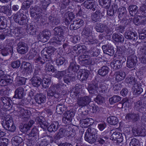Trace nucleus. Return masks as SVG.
Returning a JSON list of instances; mask_svg holds the SVG:
<instances>
[{
    "mask_svg": "<svg viewBox=\"0 0 146 146\" xmlns=\"http://www.w3.org/2000/svg\"><path fill=\"white\" fill-rule=\"evenodd\" d=\"M54 30V34L56 36L50 39V42L52 45H55L56 44H60L61 41L64 40L63 35L65 31V28L64 27H56Z\"/></svg>",
    "mask_w": 146,
    "mask_h": 146,
    "instance_id": "obj_1",
    "label": "nucleus"
},
{
    "mask_svg": "<svg viewBox=\"0 0 146 146\" xmlns=\"http://www.w3.org/2000/svg\"><path fill=\"white\" fill-rule=\"evenodd\" d=\"M96 130L94 128H89L85 135V140L90 143H94L97 138Z\"/></svg>",
    "mask_w": 146,
    "mask_h": 146,
    "instance_id": "obj_2",
    "label": "nucleus"
},
{
    "mask_svg": "<svg viewBox=\"0 0 146 146\" xmlns=\"http://www.w3.org/2000/svg\"><path fill=\"white\" fill-rule=\"evenodd\" d=\"M53 48L52 47H50L48 48L47 50L44 49L41 51V56L46 58L45 59H47L48 61H51V56L54 52Z\"/></svg>",
    "mask_w": 146,
    "mask_h": 146,
    "instance_id": "obj_3",
    "label": "nucleus"
},
{
    "mask_svg": "<svg viewBox=\"0 0 146 146\" xmlns=\"http://www.w3.org/2000/svg\"><path fill=\"white\" fill-rule=\"evenodd\" d=\"M17 115L22 118H28L31 115L30 111L24 108H19L17 110Z\"/></svg>",
    "mask_w": 146,
    "mask_h": 146,
    "instance_id": "obj_4",
    "label": "nucleus"
},
{
    "mask_svg": "<svg viewBox=\"0 0 146 146\" xmlns=\"http://www.w3.org/2000/svg\"><path fill=\"white\" fill-rule=\"evenodd\" d=\"M91 101V98L87 96L79 97L78 98L77 103L76 104L80 107H84L87 105Z\"/></svg>",
    "mask_w": 146,
    "mask_h": 146,
    "instance_id": "obj_5",
    "label": "nucleus"
},
{
    "mask_svg": "<svg viewBox=\"0 0 146 146\" xmlns=\"http://www.w3.org/2000/svg\"><path fill=\"white\" fill-rule=\"evenodd\" d=\"M17 50L20 54H24L27 52L28 50L27 45L25 43L21 42L18 43Z\"/></svg>",
    "mask_w": 146,
    "mask_h": 146,
    "instance_id": "obj_6",
    "label": "nucleus"
},
{
    "mask_svg": "<svg viewBox=\"0 0 146 146\" xmlns=\"http://www.w3.org/2000/svg\"><path fill=\"white\" fill-rule=\"evenodd\" d=\"M75 113L72 111H67L64 113L63 115V121L65 123H68L70 122L71 118L73 117Z\"/></svg>",
    "mask_w": 146,
    "mask_h": 146,
    "instance_id": "obj_7",
    "label": "nucleus"
},
{
    "mask_svg": "<svg viewBox=\"0 0 146 146\" xmlns=\"http://www.w3.org/2000/svg\"><path fill=\"white\" fill-rule=\"evenodd\" d=\"M96 31L98 32L103 33L105 32L107 34L110 32V30L108 26L104 24H99L96 25L95 27Z\"/></svg>",
    "mask_w": 146,
    "mask_h": 146,
    "instance_id": "obj_8",
    "label": "nucleus"
},
{
    "mask_svg": "<svg viewBox=\"0 0 146 146\" xmlns=\"http://www.w3.org/2000/svg\"><path fill=\"white\" fill-rule=\"evenodd\" d=\"M137 61V58L135 56H129L127 62V67L129 68H134L135 66Z\"/></svg>",
    "mask_w": 146,
    "mask_h": 146,
    "instance_id": "obj_9",
    "label": "nucleus"
},
{
    "mask_svg": "<svg viewBox=\"0 0 146 146\" xmlns=\"http://www.w3.org/2000/svg\"><path fill=\"white\" fill-rule=\"evenodd\" d=\"M74 17L75 15L72 12H68L64 14L63 20L66 24L68 25L70 24Z\"/></svg>",
    "mask_w": 146,
    "mask_h": 146,
    "instance_id": "obj_10",
    "label": "nucleus"
},
{
    "mask_svg": "<svg viewBox=\"0 0 146 146\" xmlns=\"http://www.w3.org/2000/svg\"><path fill=\"white\" fill-rule=\"evenodd\" d=\"M4 119L2 124L5 129H7V127L9 125H12L13 124L12 118L10 115H5L4 117Z\"/></svg>",
    "mask_w": 146,
    "mask_h": 146,
    "instance_id": "obj_11",
    "label": "nucleus"
},
{
    "mask_svg": "<svg viewBox=\"0 0 146 146\" xmlns=\"http://www.w3.org/2000/svg\"><path fill=\"white\" fill-rule=\"evenodd\" d=\"M110 139L114 141H116L118 143H121L123 141L122 134L117 132H113L111 135Z\"/></svg>",
    "mask_w": 146,
    "mask_h": 146,
    "instance_id": "obj_12",
    "label": "nucleus"
},
{
    "mask_svg": "<svg viewBox=\"0 0 146 146\" xmlns=\"http://www.w3.org/2000/svg\"><path fill=\"white\" fill-rule=\"evenodd\" d=\"M84 7L87 9H92L93 11L95 10V7L96 4V3L92 0H87L85 1L83 3Z\"/></svg>",
    "mask_w": 146,
    "mask_h": 146,
    "instance_id": "obj_13",
    "label": "nucleus"
},
{
    "mask_svg": "<svg viewBox=\"0 0 146 146\" xmlns=\"http://www.w3.org/2000/svg\"><path fill=\"white\" fill-rule=\"evenodd\" d=\"M88 76V71L84 69L80 70L78 73V78L82 81L86 80Z\"/></svg>",
    "mask_w": 146,
    "mask_h": 146,
    "instance_id": "obj_14",
    "label": "nucleus"
},
{
    "mask_svg": "<svg viewBox=\"0 0 146 146\" xmlns=\"http://www.w3.org/2000/svg\"><path fill=\"white\" fill-rule=\"evenodd\" d=\"M83 23V21L80 19L74 21L73 23L70 25V29L71 30H75L82 26Z\"/></svg>",
    "mask_w": 146,
    "mask_h": 146,
    "instance_id": "obj_15",
    "label": "nucleus"
},
{
    "mask_svg": "<svg viewBox=\"0 0 146 146\" xmlns=\"http://www.w3.org/2000/svg\"><path fill=\"white\" fill-rule=\"evenodd\" d=\"M50 33L48 31H44L40 33L38 36V38L40 40L46 42L49 39Z\"/></svg>",
    "mask_w": 146,
    "mask_h": 146,
    "instance_id": "obj_16",
    "label": "nucleus"
},
{
    "mask_svg": "<svg viewBox=\"0 0 146 146\" xmlns=\"http://www.w3.org/2000/svg\"><path fill=\"white\" fill-rule=\"evenodd\" d=\"M86 47L84 45L78 44L73 47L74 51H76V53L78 55L85 53L86 51Z\"/></svg>",
    "mask_w": 146,
    "mask_h": 146,
    "instance_id": "obj_17",
    "label": "nucleus"
},
{
    "mask_svg": "<svg viewBox=\"0 0 146 146\" xmlns=\"http://www.w3.org/2000/svg\"><path fill=\"white\" fill-rule=\"evenodd\" d=\"M93 120L92 118L82 119L80 121L81 125L82 127L86 128L90 126L93 123Z\"/></svg>",
    "mask_w": 146,
    "mask_h": 146,
    "instance_id": "obj_18",
    "label": "nucleus"
},
{
    "mask_svg": "<svg viewBox=\"0 0 146 146\" xmlns=\"http://www.w3.org/2000/svg\"><path fill=\"white\" fill-rule=\"evenodd\" d=\"M125 36L126 38L132 39L133 40H136L138 38L137 33L129 31H127L125 33Z\"/></svg>",
    "mask_w": 146,
    "mask_h": 146,
    "instance_id": "obj_19",
    "label": "nucleus"
},
{
    "mask_svg": "<svg viewBox=\"0 0 146 146\" xmlns=\"http://www.w3.org/2000/svg\"><path fill=\"white\" fill-rule=\"evenodd\" d=\"M24 89L22 87H20L18 88L15 92V94L14 97L17 98H22L24 95Z\"/></svg>",
    "mask_w": 146,
    "mask_h": 146,
    "instance_id": "obj_20",
    "label": "nucleus"
},
{
    "mask_svg": "<svg viewBox=\"0 0 146 146\" xmlns=\"http://www.w3.org/2000/svg\"><path fill=\"white\" fill-rule=\"evenodd\" d=\"M102 48L104 52L109 55L112 56L114 53V51L112 46L105 45L102 46Z\"/></svg>",
    "mask_w": 146,
    "mask_h": 146,
    "instance_id": "obj_21",
    "label": "nucleus"
},
{
    "mask_svg": "<svg viewBox=\"0 0 146 146\" xmlns=\"http://www.w3.org/2000/svg\"><path fill=\"white\" fill-rule=\"evenodd\" d=\"M114 75L116 80L118 82L123 80L125 76V72L122 71H118L115 72Z\"/></svg>",
    "mask_w": 146,
    "mask_h": 146,
    "instance_id": "obj_22",
    "label": "nucleus"
},
{
    "mask_svg": "<svg viewBox=\"0 0 146 146\" xmlns=\"http://www.w3.org/2000/svg\"><path fill=\"white\" fill-rule=\"evenodd\" d=\"M46 99V96L41 94H37L35 98L36 102L39 104L45 102Z\"/></svg>",
    "mask_w": 146,
    "mask_h": 146,
    "instance_id": "obj_23",
    "label": "nucleus"
},
{
    "mask_svg": "<svg viewBox=\"0 0 146 146\" xmlns=\"http://www.w3.org/2000/svg\"><path fill=\"white\" fill-rule=\"evenodd\" d=\"M79 68V66L75 62L73 61L70 63L68 69L70 72L73 74V72H77Z\"/></svg>",
    "mask_w": 146,
    "mask_h": 146,
    "instance_id": "obj_24",
    "label": "nucleus"
},
{
    "mask_svg": "<svg viewBox=\"0 0 146 146\" xmlns=\"http://www.w3.org/2000/svg\"><path fill=\"white\" fill-rule=\"evenodd\" d=\"M68 131L65 129L61 128L59 132L56 135L55 138L56 139H58L61 138L66 136L68 135Z\"/></svg>",
    "mask_w": 146,
    "mask_h": 146,
    "instance_id": "obj_25",
    "label": "nucleus"
},
{
    "mask_svg": "<svg viewBox=\"0 0 146 146\" xmlns=\"http://www.w3.org/2000/svg\"><path fill=\"white\" fill-rule=\"evenodd\" d=\"M102 16V13L99 11H96L92 15V19L93 21L96 22L99 21Z\"/></svg>",
    "mask_w": 146,
    "mask_h": 146,
    "instance_id": "obj_26",
    "label": "nucleus"
},
{
    "mask_svg": "<svg viewBox=\"0 0 146 146\" xmlns=\"http://www.w3.org/2000/svg\"><path fill=\"white\" fill-rule=\"evenodd\" d=\"M79 59L82 61V63L84 65H87L91 64L90 57H89L88 55H82L79 56Z\"/></svg>",
    "mask_w": 146,
    "mask_h": 146,
    "instance_id": "obj_27",
    "label": "nucleus"
},
{
    "mask_svg": "<svg viewBox=\"0 0 146 146\" xmlns=\"http://www.w3.org/2000/svg\"><path fill=\"white\" fill-rule=\"evenodd\" d=\"M126 120L129 121H132L135 122L138 120L139 119L138 115L135 113H128L125 116Z\"/></svg>",
    "mask_w": 146,
    "mask_h": 146,
    "instance_id": "obj_28",
    "label": "nucleus"
},
{
    "mask_svg": "<svg viewBox=\"0 0 146 146\" xmlns=\"http://www.w3.org/2000/svg\"><path fill=\"white\" fill-rule=\"evenodd\" d=\"M38 133V129L36 128H33L29 135L30 137H31L30 139L35 141L37 139Z\"/></svg>",
    "mask_w": 146,
    "mask_h": 146,
    "instance_id": "obj_29",
    "label": "nucleus"
},
{
    "mask_svg": "<svg viewBox=\"0 0 146 146\" xmlns=\"http://www.w3.org/2000/svg\"><path fill=\"white\" fill-rule=\"evenodd\" d=\"M67 109V107L63 103H60L56 106V111L57 113L61 114Z\"/></svg>",
    "mask_w": 146,
    "mask_h": 146,
    "instance_id": "obj_30",
    "label": "nucleus"
},
{
    "mask_svg": "<svg viewBox=\"0 0 146 146\" xmlns=\"http://www.w3.org/2000/svg\"><path fill=\"white\" fill-rule=\"evenodd\" d=\"M31 83L32 85L36 87L40 86L41 83V79L38 77L35 76L33 77L31 80Z\"/></svg>",
    "mask_w": 146,
    "mask_h": 146,
    "instance_id": "obj_31",
    "label": "nucleus"
},
{
    "mask_svg": "<svg viewBox=\"0 0 146 146\" xmlns=\"http://www.w3.org/2000/svg\"><path fill=\"white\" fill-rule=\"evenodd\" d=\"M141 84H137L136 85L134 86L132 89L133 90V94L135 95H137L138 94H141L143 91V90L141 87Z\"/></svg>",
    "mask_w": 146,
    "mask_h": 146,
    "instance_id": "obj_32",
    "label": "nucleus"
},
{
    "mask_svg": "<svg viewBox=\"0 0 146 146\" xmlns=\"http://www.w3.org/2000/svg\"><path fill=\"white\" fill-rule=\"evenodd\" d=\"M117 8V6L115 4L110 6L107 11L108 15L109 16H113L114 13H116Z\"/></svg>",
    "mask_w": 146,
    "mask_h": 146,
    "instance_id": "obj_33",
    "label": "nucleus"
},
{
    "mask_svg": "<svg viewBox=\"0 0 146 146\" xmlns=\"http://www.w3.org/2000/svg\"><path fill=\"white\" fill-rule=\"evenodd\" d=\"M98 88L96 84H92L89 86L88 90L90 94H96L98 93Z\"/></svg>",
    "mask_w": 146,
    "mask_h": 146,
    "instance_id": "obj_34",
    "label": "nucleus"
},
{
    "mask_svg": "<svg viewBox=\"0 0 146 146\" xmlns=\"http://www.w3.org/2000/svg\"><path fill=\"white\" fill-rule=\"evenodd\" d=\"M59 123L58 121H55L51 123L48 127V130L50 132L56 131L58 128Z\"/></svg>",
    "mask_w": 146,
    "mask_h": 146,
    "instance_id": "obj_35",
    "label": "nucleus"
},
{
    "mask_svg": "<svg viewBox=\"0 0 146 146\" xmlns=\"http://www.w3.org/2000/svg\"><path fill=\"white\" fill-rule=\"evenodd\" d=\"M144 20V17L142 16H139L135 17L133 19V21L135 25H139L143 24Z\"/></svg>",
    "mask_w": 146,
    "mask_h": 146,
    "instance_id": "obj_36",
    "label": "nucleus"
},
{
    "mask_svg": "<svg viewBox=\"0 0 146 146\" xmlns=\"http://www.w3.org/2000/svg\"><path fill=\"white\" fill-rule=\"evenodd\" d=\"M122 60H113L111 64V66L114 69H118L122 67Z\"/></svg>",
    "mask_w": 146,
    "mask_h": 146,
    "instance_id": "obj_37",
    "label": "nucleus"
},
{
    "mask_svg": "<svg viewBox=\"0 0 146 146\" xmlns=\"http://www.w3.org/2000/svg\"><path fill=\"white\" fill-rule=\"evenodd\" d=\"M81 86L78 84L76 85V87L73 88L71 91L70 93V96L72 98H74L79 93L80 91Z\"/></svg>",
    "mask_w": 146,
    "mask_h": 146,
    "instance_id": "obj_38",
    "label": "nucleus"
},
{
    "mask_svg": "<svg viewBox=\"0 0 146 146\" xmlns=\"http://www.w3.org/2000/svg\"><path fill=\"white\" fill-rule=\"evenodd\" d=\"M109 71V69L107 66H103L98 70V73L99 75L104 76L106 75Z\"/></svg>",
    "mask_w": 146,
    "mask_h": 146,
    "instance_id": "obj_39",
    "label": "nucleus"
},
{
    "mask_svg": "<svg viewBox=\"0 0 146 146\" xmlns=\"http://www.w3.org/2000/svg\"><path fill=\"white\" fill-rule=\"evenodd\" d=\"M21 67L22 68L25 70L27 72L29 71L31 72L32 70V67L31 64L29 62H23L22 64Z\"/></svg>",
    "mask_w": 146,
    "mask_h": 146,
    "instance_id": "obj_40",
    "label": "nucleus"
},
{
    "mask_svg": "<svg viewBox=\"0 0 146 146\" xmlns=\"http://www.w3.org/2000/svg\"><path fill=\"white\" fill-rule=\"evenodd\" d=\"M112 38L115 41L117 42H122L124 40L123 36L120 34H113L112 36Z\"/></svg>",
    "mask_w": 146,
    "mask_h": 146,
    "instance_id": "obj_41",
    "label": "nucleus"
},
{
    "mask_svg": "<svg viewBox=\"0 0 146 146\" xmlns=\"http://www.w3.org/2000/svg\"><path fill=\"white\" fill-rule=\"evenodd\" d=\"M107 121L110 124L114 125L117 124L118 122L117 118L114 116H111L108 117Z\"/></svg>",
    "mask_w": 146,
    "mask_h": 146,
    "instance_id": "obj_42",
    "label": "nucleus"
},
{
    "mask_svg": "<svg viewBox=\"0 0 146 146\" xmlns=\"http://www.w3.org/2000/svg\"><path fill=\"white\" fill-rule=\"evenodd\" d=\"M42 56L43 59H42L40 56H36L34 60L35 62L39 64H43L46 61H48L47 59H45L46 58H45V57H44L43 56Z\"/></svg>",
    "mask_w": 146,
    "mask_h": 146,
    "instance_id": "obj_43",
    "label": "nucleus"
},
{
    "mask_svg": "<svg viewBox=\"0 0 146 146\" xmlns=\"http://www.w3.org/2000/svg\"><path fill=\"white\" fill-rule=\"evenodd\" d=\"M1 100L4 105L10 107L12 103V100L9 98L4 97L1 98Z\"/></svg>",
    "mask_w": 146,
    "mask_h": 146,
    "instance_id": "obj_44",
    "label": "nucleus"
},
{
    "mask_svg": "<svg viewBox=\"0 0 146 146\" xmlns=\"http://www.w3.org/2000/svg\"><path fill=\"white\" fill-rule=\"evenodd\" d=\"M32 0H27L24 1L22 4L21 8L23 10H26L28 9L31 5L33 3Z\"/></svg>",
    "mask_w": 146,
    "mask_h": 146,
    "instance_id": "obj_45",
    "label": "nucleus"
},
{
    "mask_svg": "<svg viewBox=\"0 0 146 146\" xmlns=\"http://www.w3.org/2000/svg\"><path fill=\"white\" fill-rule=\"evenodd\" d=\"M121 98L117 95H114L110 98L109 99V102L111 104H113L120 101Z\"/></svg>",
    "mask_w": 146,
    "mask_h": 146,
    "instance_id": "obj_46",
    "label": "nucleus"
},
{
    "mask_svg": "<svg viewBox=\"0 0 146 146\" xmlns=\"http://www.w3.org/2000/svg\"><path fill=\"white\" fill-rule=\"evenodd\" d=\"M137 7L135 5H130L128 7V10L130 14L132 16L136 14L137 9Z\"/></svg>",
    "mask_w": 146,
    "mask_h": 146,
    "instance_id": "obj_47",
    "label": "nucleus"
},
{
    "mask_svg": "<svg viewBox=\"0 0 146 146\" xmlns=\"http://www.w3.org/2000/svg\"><path fill=\"white\" fill-rule=\"evenodd\" d=\"M27 32L31 35H34L36 34V29L35 25H30L28 27Z\"/></svg>",
    "mask_w": 146,
    "mask_h": 146,
    "instance_id": "obj_48",
    "label": "nucleus"
},
{
    "mask_svg": "<svg viewBox=\"0 0 146 146\" xmlns=\"http://www.w3.org/2000/svg\"><path fill=\"white\" fill-rule=\"evenodd\" d=\"M12 51L13 48L11 46H9V48H8L6 47L2 49L1 54L3 56H6L9 52L11 53Z\"/></svg>",
    "mask_w": 146,
    "mask_h": 146,
    "instance_id": "obj_49",
    "label": "nucleus"
},
{
    "mask_svg": "<svg viewBox=\"0 0 146 146\" xmlns=\"http://www.w3.org/2000/svg\"><path fill=\"white\" fill-rule=\"evenodd\" d=\"M60 86L61 85L59 84H53L50 88L55 93L59 94L58 92L60 91Z\"/></svg>",
    "mask_w": 146,
    "mask_h": 146,
    "instance_id": "obj_50",
    "label": "nucleus"
},
{
    "mask_svg": "<svg viewBox=\"0 0 146 146\" xmlns=\"http://www.w3.org/2000/svg\"><path fill=\"white\" fill-rule=\"evenodd\" d=\"M17 23L21 25L27 24L28 22V19L27 16L23 14Z\"/></svg>",
    "mask_w": 146,
    "mask_h": 146,
    "instance_id": "obj_51",
    "label": "nucleus"
},
{
    "mask_svg": "<svg viewBox=\"0 0 146 146\" xmlns=\"http://www.w3.org/2000/svg\"><path fill=\"white\" fill-rule=\"evenodd\" d=\"M21 11V10H20L19 12L15 14L14 15V20L17 23H18L24 14L20 13Z\"/></svg>",
    "mask_w": 146,
    "mask_h": 146,
    "instance_id": "obj_52",
    "label": "nucleus"
},
{
    "mask_svg": "<svg viewBox=\"0 0 146 146\" xmlns=\"http://www.w3.org/2000/svg\"><path fill=\"white\" fill-rule=\"evenodd\" d=\"M6 18L3 16H0V29H5L6 27Z\"/></svg>",
    "mask_w": 146,
    "mask_h": 146,
    "instance_id": "obj_53",
    "label": "nucleus"
},
{
    "mask_svg": "<svg viewBox=\"0 0 146 146\" xmlns=\"http://www.w3.org/2000/svg\"><path fill=\"white\" fill-rule=\"evenodd\" d=\"M14 138V139L13 140L12 142L16 146H18L23 141L22 139L19 136H15Z\"/></svg>",
    "mask_w": 146,
    "mask_h": 146,
    "instance_id": "obj_54",
    "label": "nucleus"
},
{
    "mask_svg": "<svg viewBox=\"0 0 146 146\" xmlns=\"http://www.w3.org/2000/svg\"><path fill=\"white\" fill-rule=\"evenodd\" d=\"M132 131L133 134L135 136H144V134L139 131V129L137 126L133 127Z\"/></svg>",
    "mask_w": 146,
    "mask_h": 146,
    "instance_id": "obj_55",
    "label": "nucleus"
},
{
    "mask_svg": "<svg viewBox=\"0 0 146 146\" xmlns=\"http://www.w3.org/2000/svg\"><path fill=\"white\" fill-rule=\"evenodd\" d=\"M38 12H40L38 13L37 12V11L35 13L34 11H31V16L32 17H34L35 15V18L36 19H38L40 18L42 16V10L41 9H40Z\"/></svg>",
    "mask_w": 146,
    "mask_h": 146,
    "instance_id": "obj_56",
    "label": "nucleus"
},
{
    "mask_svg": "<svg viewBox=\"0 0 146 146\" xmlns=\"http://www.w3.org/2000/svg\"><path fill=\"white\" fill-rule=\"evenodd\" d=\"M99 53V51L97 49L93 50H90L88 52V55L89 57L90 56H98Z\"/></svg>",
    "mask_w": 146,
    "mask_h": 146,
    "instance_id": "obj_57",
    "label": "nucleus"
},
{
    "mask_svg": "<svg viewBox=\"0 0 146 146\" xmlns=\"http://www.w3.org/2000/svg\"><path fill=\"white\" fill-rule=\"evenodd\" d=\"M47 95L48 96L54 97L57 98L59 97V94L55 93L54 92H53L51 89H50V88L47 92Z\"/></svg>",
    "mask_w": 146,
    "mask_h": 146,
    "instance_id": "obj_58",
    "label": "nucleus"
},
{
    "mask_svg": "<svg viewBox=\"0 0 146 146\" xmlns=\"http://www.w3.org/2000/svg\"><path fill=\"white\" fill-rule=\"evenodd\" d=\"M125 80L126 82L132 85H135L136 81L135 78L133 76L127 78L125 79Z\"/></svg>",
    "mask_w": 146,
    "mask_h": 146,
    "instance_id": "obj_59",
    "label": "nucleus"
},
{
    "mask_svg": "<svg viewBox=\"0 0 146 146\" xmlns=\"http://www.w3.org/2000/svg\"><path fill=\"white\" fill-rule=\"evenodd\" d=\"M65 58L64 57H60L56 60V64L58 66L62 65L65 62Z\"/></svg>",
    "mask_w": 146,
    "mask_h": 146,
    "instance_id": "obj_60",
    "label": "nucleus"
},
{
    "mask_svg": "<svg viewBox=\"0 0 146 146\" xmlns=\"http://www.w3.org/2000/svg\"><path fill=\"white\" fill-rule=\"evenodd\" d=\"M3 9L2 11L4 13L6 14L8 16H10L12 13V11L10 8H9L7 7H3L2 9Z\"/></svg>",
    "mask_w": 146,
    "mask_h": 146,
    "instance_id": "obj_61",
    "label": "nucleus"
},
{
    "mask_svg": "<svg viewBox=\"0 0 146 146\" xmlns=\"http://www.w3.org/2000/svg\"><path fill=\"white\" fill-rule=\"evenodd\" d=\"M49 19L53 24L57 25L60 22L59 19L56 17H50Z\"/></svg>",
    "mask_w": 146,
    "mask_h": 146,
    "instance_id": "obj_62",
    "label": "nucleus"
},
{
    "mask_svg": "<svg viewBox=\"0 0 146 146\" xmlns=\"http://www.w3.org/2000/svg\"><path fill=\"white\" fill-rule=\"evenodd\" d=\"M45 69L47 71H51L54 72L55 71V69L54 68L53 66L49 63L47 64Z\"/></svg>",
    "mask_w": 146,
    "mask_h": 146,
    "instance_id": "obj_63",
    "label": "nucleus"
},
{
    "mask_svg": "<svg viewBox=\"0 0 146 146\" xmlns=\"http://www.w3.org/2000/svg\"><path fill=\"white\" fill-rule=\"evenodd\" d=\"M129 145L130 146H139L138 141L135 138L131 139Z\"/></svg>",
    "mask_w": 146,
    "mask_h": 146,
    "instance_id": "obj_64",
    "label": "nucleus"
}]
</instances>
